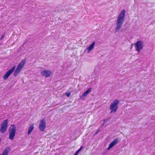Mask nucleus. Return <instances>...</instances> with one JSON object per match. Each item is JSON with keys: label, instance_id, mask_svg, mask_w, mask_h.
<instances>
[{"label": "nucleus", "instance_id": "f03ea898", "mask_svg": "<svg viewBox=\"0 0 155 155\" xmlns=\"http://www.w3.org/2000/svg\"><path fill=\"white\" fill-rule=\"evenodd\" d=\"M15 66H14L11 69L6 72L3 76V79L5 80H6L14 71V77L17 76L21 71V69L17 67L16 68L15 71Z\"/></svg>", "mask_w": 155, "mask_h": 155}, {"label": "nucleus", "instance_id": "b1692460", "mask_svg": "<svg viewBox=\"0 0 155 155\" xmlns=\"http://www.w3.org/2000/svg\"><path fill=\"white\" fill-rule=\"evenodd\" d=\"M132 47H133V45H132L130 48L131 49L132 48Z\"/></svg>", "mask_w": 155, "mask_h": 155}, {"label": "nucleus", "instance_id": "412c9836", "mask_svg": "<svg viewBox=\"0 0 155 155\" xmlns=\"http://www.w3.org/2000/svg\"><path fill=\"white\" fill-rule=\"evenodd\" d=\"M5 35V33L4 32L2 35L1 38H0V40H1L4 37Z\"/></svg>", "mask_w": 155, "mask_h": 155}, {"label": "nucleus", "instance_id": "9d476101", "mask_svg": "<svg viewBox=\"0 0 155 155\" xmlns=\"http://www.w3.org/2000/svg\"><path fill=\"white\" fill-rule=\"evenodd\" d=\"M27 59L26 58H24V59L22 60L21 62L18 64L17 67L22 69L23 66L25 64Z\"/></svg>", "mask_w": 155, "mask_h": 155}, {"label": "nucleus", "instance_id": "423d86ee", "mask_svg": "<svg viewBox=\"0 0 155 155\" xmlns=\"http://www.w3.org/2000/svg\"><path fill=\"white\" fill-rule=\"evenodd\" d=\"M46 127V123L45 118L40 120V124L38 128L41 131H44Z\"/></svg>", "mask_w": 155, "mask_h": 155}, {"label": "nucleus", "instance_id": "6ab92c4d", "mask_svg": "<svg viewBox=\"0 0 155 155\" xmlns=\"http://www.w3.org/2000/svg\"><path fill=\"white\" fill-rule=\"evenodd\" d=\"M92 89L91 87H90L86 91H85L87 93V94H88L91 91Z\"/></svg>", "mask_w": 155, "mask_h": 155}, {"label": "nucleus", "instance_id": "6e6552de", "mask_svg": "<svg viewBox=\"0 0 155 155\" xmlns=\"http://www.w3.org/2000/svg\"><path fill=\"white\" fill-rule=\"evenodd\" d=\"M52 72L51 71L49 70H45L42 71L41 73V75L46 78L50 77Z\"/></svg>", "mask_w": 155, "mask_h": 155}, {"label": "nucleus", "instance_id": "a211bd4d", "mask_svg": "<svg viewBox=\"0 0 155 155\" xmlns=\"http://www.w3.org/2000/svg\"><path fill=\"white\" fill-rule=\"evenodd\" d=\"M83 148V146H81L80 147L77 151H76L75 153L78 155L79 152L82 150Z\"/></svg>", "mask_w": 155, "mask_h": 155}, {"label": "nucleus", "instance_id": "dca6fc26", "mask_svg": "<svg viewBox=\"0 0 155 155\" xmlns=\"http://www.w3.org/2000/svg\"><path fill=\"white\" fill-rule=\"evenodd\" d=\"M88 94H87V93L86 92H84L83 94H82L81 96L80 97V99H84V98Z\"/></svg>", "mask_w": 155, "mask_h": 155}, {"label": "nucleus", "instance_id": "2eb2a0df", "mask_svg": "<svg viewBox=\"0 0 155 155\" xmlns=\"http://www.w3.org/2000/svg\"><path fill=\"white\" fill-rule=\"evenodd\" d=\"M26 41L25 43H23V45H21L18 49V52H20L21 50H22L24 45L28 41V40H26Z\"/></svg>", "mask_w": 155, "mask_h": 155}, {"label": "nucleus", "instance_id": "aec40b11", "mask_svg": "<svg viewBox=\"0 0 155 155\" xmlns=\"http://www.w3.org/2000/svg\"><path fill=\"white\" fill-rule=\"evenodd\" d=\"M65 95H66L67 97H70L71 95V92H69V93L66 92L65 93Z\"/></svg>", "mask_w": 155, "mask_h": 155}, {"label": "nucleus", "instance_id": "5701e85b", "mask_svg": "<svg viewBox=\"0 0 155 155\" xmlns=\"http://www.w3.org/2000/svg\"><path fill=\"white\" fill-rule=\"evenodd\" d=\"M74 155H78V154L75 153Z\"/></svg>", "mask_w": 155, "mask_h": 155}, {"label": "nucleus", "instance_id": "0eeeda50", "mask_svg": "<svg viewBox=\"0 0 155 155\" xmlns=\"http://www.w3.org/2000/svg\"><path fill=\"white\" fill-rule=\"evenodd\" d=\"M136 51L140 52L143 46V44L141 41H137L135 43Z\"/></svg>", "mask_w": 155, "mask_h": 155}, {"label": "nucleus", "instance_id": "9b49d317", "mask_svg": "<svg viewBox=\"0 0 155 155\" xmlns=\"http://www.w3.org/2000/svg\"><path fill=\"white\" fill-rule=\"evenodd\" d=\"M95 44V42L93 41L92 43L85 49V51H87L88 53H89L91 50L94 48Z\"/></svg>", "mask_w": 155, "mask_h": 155}, {"label": "nucleus", "instance_id": "4be33fe9", "mask_svg": "<svg viewBox=\"0 0 155 155\" xmlns=\"http://www.w3.org/2000/svg\"><path fill=\"white\" fill-rule=\"evenodd\" d=\"M106 152H107V150L106 149H105V152H104V153L105 154L106 153Z\"/></svg>", "mask_w": 155, "mask_h": 155}, {"label": "nucleus", "instance_id": "f8f14e48", "mask_svg": "<svg viewBox=\"0 0 155 155\" xmlns=\"http://www.w3.org/2000/svg\"><path fill=\"white\" fill-rule=\"evenodd\" d=\"M11 150V149L9 147H7L4 149L2 153L0 155H7L9 152Z\"/></svg>", "mask_w": 155, "mask_h": 155}, {"label": "nucleus", "instance_id": "20e7f679", "mask_svg": "<svg viewBox=\"0 0 155 155\" xmlns=\"http://www.w3.org/2000/svg\"><path fill=\"white\" fill-rule=\"evenodd\" d=\"M16 126L14 124H12L9 130V138L12 140L14 138L16 133Z\"/></svg>", "mask_w": 155, "mask_h": 155}, {"label": "nucleus", "instance_id": "7ed1b4c3", "mask_svg": "<svg viewBox=\"0 0 155 155\" xmlns=\"http://www.w3.org/2000/svg\"><path fill=\"white\" fill-rule=\"evenodd\" d=\"M119 102V100L116 99L111 103L110 109V114L114 113L116 112L118 109V105Z\"/></svg>", "mask_w": 155, "mask_h": 155}, {"label": "nucleus", "instance_id": "f257e3e1", "mask_svg": "<svg viewBox=\"0 0 155 155\" xmlns=\"http://www.w3.org/2000/svg\"><path fill=\"white\" fill-rule=\"evenodd\" d=\"M125 10L124 9L123 10L121 11V12L118 16L116 21V27L115 29V31L116 32H118L122 26L125 18Z\"/></svg>", "mask_w": 155, "mask_h": 155}, {"label": "nucleus", "instance_id": "4468645a", "mask_svg": "<svg viewBox=\"0 0 155 155\" xmlns=\"http://www.w3.org/2000/svg\"><path fill=\"white\" fill-rule=\"evenodd\" d=\"M107 121V120L106 119H105L104 120V122L103 124H101V125L99 127H101V130H102L106 126V125L104 126V124L106 123V122Z\"/></svg>", "mask_w": 155, "mask_h": 155}, {"label": "nucleus", "instance_id": "f3484780", "mask_svg": "<svg viewBox=\"0 0 155 155\" xmlns=\"http://www.w3.org/2000/svg\"><path fill=\"white\" fill-rule=\"evenodd\" d=\"M101 128V127H99L98 129L97 130L96 133L95 134H94V136L96 135L97 134H98L100 131H101L100 129Z\"/></svg>", "mask_w": 155, "mask_h": 155}, {"label": "nucleus", "instance_id": "1a4fd4ad", "mask_svg": "<svg viewBox=\"0 0 155 155\" xmlns=\"http://www.w3.org/2000/svg\"><path fill=\"white\" fill-rule=\"evenodd\" d=\"M118 139H115L111 143L109 144V147L107 148V150H109L110 148L114 146L117 142Z\"/></svg>", "mask_w": 155, "mask_h": 155}, {"label": "nucleus", "instance_id": "ddd939ff", "mask_svg": "<svg viewBox=\"0 0 155 155\" xmlns=\"http://www.w3.org/2000/svg\"><path fill=\"white\" fill-rule=\"evenodd\" d=\"M34 129V124H32L31 125H30L29 128H28V135L30 134L31 132Z\"/></svg>", "mask_w": 155, "mask_h": 155}, {"label": "nucleus", "instance_id": "39448f33", "mask_svg": "<svg viewBox=\"0 0 155 155\" xmlns=\"http://www.w3.org/2000/svg\"><path fill=\"white\" fill-rule=\"evenodd\" d=\"M8 120L6 119L3 121L1 124L0 131L2 134L5 133L7 130L8 127Z\"/></svg>", "mask_w": 155, "mask_h": 155}]
</instances>
